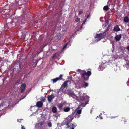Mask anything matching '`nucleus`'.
Here are the masks:
<instances>
[{"label": "nucleus", "instance_id": "f257e3e1", "mask_svg": "<svg viewBox=\"0 0 129 129\" xmlns=\"http://www.w3.org/2000/svg\"><path fill=\"white\" fill-rule=\"evenodd\" d=\"M74 119V117L72 115H70L66 118V124L67 126V128L68 129H74L75 127L77 126L76 123H70Z\"/></svg>", "mask_w": 129, "mask_h": 129}, {"label": "nucleus", "instance_id": "f03ea898", "mask_svg": "<svg viewBox=\"0 0 129 129\" xmlns=\"http://www.w3.org/2000/svg\"><path fill=\"white\" fill-rule=\"evenodd\" d=\"M81 75L83 78L84 80H87L89 78V77L91 75V72L90 71H88L87 72L85 71H83L81 72Z\"/></svg>", "mask_w": 129, "mask_h": 129}, {"label": "nucleus", "instance_id": "7ed1b4c3", "mask_svg": "<svg viewBox=\"0 0 129 129\" xmlns=\"http://www.w3.org/2000/svg\"><path fill=\"white\" fill-rule=\"evenodd\" d=\"M105 32L101 34H96L94 37L95 39H98L96 42H98L102 39L104 38L105 37Z\"/></svg>", "mask_w": 129, "mask_h": 129}, {"label": "nucleus", "instance_id": "20e7f679", "mask_svg": "<svg viewBox=\"0 0 129 129\" xmlns=\"http://www.w3.org/2000/svg\"><path fill=\"white\" fill-rule=\"evenodd\" d=\"M68 94L69 96H71L73 98L75 99H78V96L76 95L73 91L69 92L68 93Z\"/></svg>", "mask_w": 129, "mask_h": 129}, {"label": "nucleus", "instance_id": "39448f33", "mask_svg": "<svg viewBox=\"0 0 129 129\" xmlns=\"http://www.w3.org/2000/svg\"><path fill=\"white\" fill-rule=\"evenodd\" d=\"M14 26H12V23L11 22L10 23L6 24L5 25L4 27L6 29H7L10 27H13Z\"/></svg>", "mask_w": 129, "mask_h": 129}, {"label": "nucleus", "instance_id": "423d86ee", "mask_svg": "<svg viewBox=\"0 0 129 129\" xmlns=\"http://www.w3.org/2000/svg\"><path fill=\"white\" fill-rule=\"evenodd\" d=\"M55 97V96L53 95V94H51L50 95H48L47 99L49 102H51V101Z\"/></svg>", "mask_w": 129, "mask_h": 129}, {"label": "nucleus", "instance_id": "0eeeda50", "mask_svg": "<svg viewBox=\"0 0 129 129\" xmlns=\"http://www.w3.org/2000/svg\"><path fill=\"white\" fill-rule=\"evenodd\" d=\"M68 82H70V81H64L61 85V87L63 88L65 87H67L68 86Z\"/></svg>", "mask_w": 129, "mask_h": 129}, {"label": "nucleus", "instance_id": "6e6552de", "mask_svg": "<svg viewBox=\"0 0 129 129\" xmlns=\"http://www.w3.org/2000/svg\"><path fill=\"white\" fill-rule=\"evenodd\" d=\"M26 85L25 84L23 83L21 84L20 87L21 92L22 93L23 92L25 88Z\"/></svg>", "mask_w": 129, "mask_h": 129}, {"label": "nucleus", "instance_id": "1a4fd4ad", "mask_svg": "<svg viewBox=\"0 0 129 129\" xmlns=\"http://www.w3.org/2000/svg\"><path fill=\"white\" fill-rule=\"evenodd\" d=\"M81 106H79L78 107H77L76 109V113L77 114H80L82 113V108L80 109Z\"/></svg>", "mask_w": 129, "mask_h": 129}, {"label": "nucleus", "instance_id": "9d476101", "mask_svg": "<svg viewBox=\"0 0 129 129\" xmlns=\"http://www.w3.org/2000/svg\"><path fill=\"white\" fill-rule=\"evenodd\" d=\"M16 20H14V21L12 22H11L12 23V25H14V26L15 25L16 26V27H17L19 25H20V23H19V22L18 21H16L15 22Z\"/></svg>", "mask_w": 129, "mask_h": 129}, {"label": "nucleus", "instance_id": "9b49d317", "mask_svg": "<svg viewBox=\"0 0 129 129\" xmlns=\"http://www.w3.org/2000/svg\"><path fill=\"white\" fill-rule=\"evenodd\" d=\"M121 37V35L120 34L117 35L115 37V39L116 42L119 41Z\"/></svg>", "mask_w": 129, "mask_h": 129}, {"label": "nucleus", "instance_id": "f8f14e48", "mask_svg": "<svg viewBox=\"0 0 129 129\" xmlns=\"http://www.w3.org/2000/svg\"><path fill=\"white\" fill-rule=\"evenodd\" d=\"M43 104L41 102L38 101L37 102L36 106L38 108H40L43 106Z\"/></svg>", "mask_w": 129, "mask_h": 129}, {"label": "nucleus", "instance_id": "ddd939ff", "mask_svg": "<svg viewBox=\"0 0 129 129\" xmlns=\"http://www.w3.org/2000/svg\"><path fill=\"white\" fill-rule=\"evenodd\" d=\"M37 63V62L36 61H35V62L33 61L31 63V64L30 65V67H33V68H34L35 67H36Z\"/></svg>", "mask_w": 129, "mask_h": 129}, {"label": "nucleus", "instance_id": "4468645a", "mask_svg": "<svg viewBox=\"0 0 129 129\" xmlns=\"http://www.w3.org/2000/svg\"><path fill=\"white\" fill-rule=\"evenodd\" d=\"M126 61V64L124 65V67H126L127 69L129 68V60H127L126 59H125Z\"/></svg>", "mask_w": 129, "mask_h": 129}, {"label": "nucleus", "instance_id": "2eb2a0df", "mask_svg": "<svg viewBox=\"0 0 129 129\" xmlns=\"http://www.w3.org/2000/svg\"><path fill=\"white\" fill-rule=\"evenodd\" d=\"M52 110L53 113H56L57 111V108L55 106H54L52 107Z\"/></svg>", "mask_w": 129, "mask_h": 129}, {"label": "nucleus", "instance_id": "dca6fc26", "mask_svg": "<svg viewBox=\"0 0 129 129\" xmlns=\"http://www.w3.org/2000/svg\"><path fill=\"white\" fill-rule=\"evenodd\" d=\"M120 30V28L118 25L116 26L114 28V30L116 31H118Z\"/></svg>", "mask_w": 129, "mask_h": 129}, {"label": "nucleus", "instance_id": "f3484780", "mask_svg": "<svg viewBox=\"0 0 129 129\" xmlns=\"http://www.w3.org/2000/svg\"><path fill=\"white\" fill-rule=\"evenodd\" d=\"M88 86V83L86 82H84V84H83L82 85L81 87H80V88L81 87H87Z\"/></svg>", "mask_w": 129, "mask_h": 129}, {"label": "nucleus", "instance_id": "a211bd4d", "mask_svg": "<svg viewBox=\"0 0 129 129\" xmlns=\"http://www.w3.org/2000/svg\"><path fill=\"white\" fill-rule=\"evenodd\" d=\"M70 109L69 107H67L65 108H64L63 111L65 112H67L69 111L70 110Z\"/></svg>", "mask_w": 129, "mask_h": 129}, {"label": "nucleus", "instance_id": "6ab92c4d", "mask_svg": "<svg viewBox=\"0 0 129 129\" xmlns=\"http://www.w3.org/2000/svg\"><path fill=\"white\" fill-rule=\"evenodd\" d=\"M63 104L61 103L57 105L58 108L59 109H61L63 106Z\"/></svg>", "mask_w": 129, "mask_h": 129}, {"label": "nucleus", "instance_id": "aec40b11", "mask_svg": "<svg viewBox=\"0 0 129 129\" xmlns=\"http://www.w3.org/2000/svg\"><path fill=\"white\" fill-rule=\"evenodd\" d=\"M103 64H104V63H103V64L102 63L101 65L99 66V69L100 70L102 71L104 69V67H103L102 66V65Z\"/></svg>", "mask_w": 129, "mask_h": 129}, {"label": "nucleus", "instance_id": "412c9836", "mask_svg": "<svg viewBox=\"0 0 129 129\" xmlns=\"http://www.w3.org/2000/svg\"><path fill=\"white\" fill-rule=\"evenodd\" d=\"M129 21V19L128 17H126L124 18V22L127 23Z\"/></svg>", "mask_w": 129, "mask_h": 129}, {"label": "nucleus", "instance_id": "4be33fe9", "mask_svg": "<svg viewBox=\"0 0 129 129\" xmlns=\"http://www.w3.org/2000/svg\"><path fill=\"white\" fill-rule=\"evenodd\" d=\"M44 122L42 121L39 122L38 124V126L39 127H40L44 124Z\"/></svg>", "mask_w": 129, "mask_h": 129}, {"label": "nucleus", "instance_id": "5701e85b", "mask_svg": "<svg viewBox=\"0 0 129 129\" xmlns=\"http://www.w3.org/2000/svg\"><path fill=\"white\" fill-rule=\"evenodd\" d=\"M20 79H18L17 80L16 82L15 83L14 85V86H18L20 83Z\"/></svg>", "mask_w": 129, "mask_h": 129}, {"label": "nucleus", "instance_id": "b1692460", "mask_svg": "<svg viewBox=\"0 0 129 129\" xmlns=\"http://www.w3.org/2000/svg\"><path fill=\"white\" fill-rule=\"evenodd\" d=\"M18 4L19 6H23L24 4L25 5H26V4L25 3H22L21 4V1H18Z\"/></svg>", "mask_w": 129, "mask_h": 129}, {"label": "nucleus", "instance_id": "393cba45", "mask_svg": "<svg viewBox=\"0 0 129 129\" xmlns=\"http://www.w3.org/2000/svg\"><path fill=\"white\" fill-rule=\"evenodd\" d=\"M46 100V98L45 97H42L40 99L41 101L40 102H41L42 103L44 102Z\"/></svg>", "mask_w": 129, "mask_h": 129}, {"label": "nucleus", "instance_id": "a878e982", "mask_svg": "<svg viewBox=\"0 0 129 129\" xmlns=\"http://www.w3.org/2000/svg\"><path fill=\"white\" fill-rule=\"evenodd\" d=\"M44 35H41L40 37V40L42 42V40L44 39Z\"/></svg>", "mask_w": 129, "mask_h": 129}, {"label": "nucleus", "instance_id": "bb28decb", "mask_svg": "<svg viewBox=\"0 0 129 129\" xmlns=\"http://www.w3.org/2000/svg\"><path fill=\"white\" fill-rule=\"evenodd\" d=\"M58 80H59L57 78V77H56L54 79H53L52 80L53 83L56 82Z\"/></svg>", "mask_w": 129, "mask_h": 129}, {"label": "nucleus", "instance_id": "cd10ccee", "mask_svg": "<svg viewBox=\"0 0 129 129\" xmlns=\"http://www.w3.org/2000/svg\"><path fill=\"white\" fill-rule=\"evenodd\" d=\"M80 116V114H77V113H76L75 115V117L76 118H79Z\"/></svg>", "mask_w": 129, "mask_h": 129}, {"label": "nucleus", "instance_id": "c85d7f7f", "mask_svg": "<svg viewBox=\"0 0 129 129\" xmlns=\"http://www.w3.org/2000/svg\"><path fill=\"white\" fill-rule=\"evenodd\" d=\"M62 75L61 74L58 77H57V78L58 79V80H62Z\"/></svg>", "mask_w": 129, "mask_h": 129}, {"label": "nucleus", "instance_id": "c756f323", "mask_svg": "<svg viewBox=\"0 0 129 129\" xmlns=\"http://www.w3.org/2000/svg\"><path fill=\"white\" fill-rule=\"evenodd\" d=\"M80 99L82 101H84L85 99V97L82 96H81L80 97Z\"/></svg>", "mask_w": 129, "mask_h": 129}, {"label": "nucleus", "instance_id": "7c9ffc66", "mask_svg": "<svg viewBox=\"0 0 129 129\" xmlns=\"http://www.w3.org/2000/svg\"><path fill=\"white\" fill-rule=\"evenodd\" d=\"M65 0H60V1L59 2L61 4H63L64 3Z\"/></svg>", "mask_w": 129, "mask_h": 129}, {"label": "nucleus", "instance_id": "2f4dec72", "mask_svg": "<svg viewBox=\"0 0 129 129\" xmlns=\"http://www.w3.org/2000/svg\"><path fill=\"white\" fill-rule=\"evenodd\" d=\"M80 19L79 18H77L75 20V21L76 22H78L80 21Z\"/></svg>", "mask_w": 129, "mask_h": 129}, {"label": "nucleus", "instance_id": "473e14b6", "mask_svg": "<svg viewBox=\"0 0 129 129\" xmlns=\"http://www.w3.org/2000/svg\"><path fill=\"white\" fill-rule=\"evenodd\" d=\"M83 13V10L80 11H79L78 14L79 15H80L81 14H82Z\"/></svg>", "mask_w": 129, "mask_h": 129}, {"label": "nucleus", "instance_id": "72a5a7b5", "mask_svg": "<svg viewBox=\"0 0 129 129\" xmlns=\"http://www.w3.org/2000/svg\"><path fill=\"white\" fill-rule=\"evenodd\" d=\"M4 7L5 9L6 8H7V9H8L9 7V5H5V7Z\"/></svg>", "mask_w": 129, "mask_h": 129}, {"label": "nucleus", "instance_id": "f704fd0d", "mask_svg": "<svg viewBox=\"0 0 129 129\" xmlns=\"http://www.w3.org/2000/svg\"><path fill=\"white\" fill-rule=\"evenodd\" d=\"M48 126L50 127H51L52 126V124L51 122H49L48 124Z\"/></svg>", "mask_w": 129, "mask_h": 129}, {"label": "nucleus", "instance_id": "c9c22d12", "mask_svg": "<svg viewBox=\"0 0 129 129\" xmlns=\"http://www.w3.org/2000/svg\"><path fill=\"white\" fill-rule=\"evenodd\" d=\"M29 0H24L23 1H24V2H25V3L26 2V4H28V1H29Z\"/></svg>", "mask_w": 129, "mask_h": 129}, {"label": "nucleus", "instance_id": "e433bc0d", "mask_svg": "<svg viewBox=\"0 0 129 129\" xmlns=\"http://www.w3.org/2000/svg\"><path fill=\"white\" fill-rule=\"evenodd\" d=\"M109 9L108 7L107 6H105V11L108 10Z\"/></svg>", "mask_w": 129, "mask_h": 129}, {"label": "nucleus", "instance_id": "4c0bfd02", "mask_svg": "<svg viewBox=\"0 0 129 129\" xmlns=\"http://www.w3.org/2000/svg\"><path fill=\"white\" fill-rule=\"evenodd\" d=\"M87 20V19H86L83 22V23H82V25H83V24H84L85 22H86Z\"/></svg>", "mask_w": 129, "mask_h": 129}, {"label": "nucleus", "instance_id": "58836bf2", "mask_svg": "<svg viewBox=\"0 0 129 129\" xmlns=\"http://www.w3.org/2000/svg\"><path fill=\"white\" fill-rule=\"evenodd\" d=\"M21 129H25V127L21 125Z\"/></svg>", "mask_w": 129, "mask_h": 129}, {"label": "nucleus", "instance_id": "ea45409f", "mask_svg": "<svg viewBox=\"0 0 129 129\" xmlns=\"http://www.w3.org/2000/svg\"><path fill=\"white\" fill-rule=\"evenodd\" d=\"M89 100H88L87 101H86L85 102V106L88 103Z\"/></svg>", "mask_w": 129, "mask_h": 129}, {"label": "nucleus", "instance_id": "a19ab883", "mask_svg": "<svg viewBox=\"0 0 129 129\" xmlns=\"http://www.w3.org/2000/svg\"><path fill=\"white\" fill-rule=\"evenodd\" d=\"M67 44H66V45H64V46H63V48H65L67 46Z\"/></svg>", "mask_w": 129, "mask_h": 129}, {"label": "nucleus", "instance_id": "79ce46f5", "mask_svg": "<svg viewBox=\"0 0 129 129\" xmlns=\"http://www.w3.org/2000/svg\"><path fill=\"white\" fill-rule=\"evenodd\" d=\"M102 114V113H101L100 114V115L99 116V117H100V119H102V118L101 117H100V116H101Z\"/></svg>", "mask_w": 129, "mask_h": 129}, {"label": "nucleus", "instance_id": "37998d69", "mask_svg": "<svg viewBox=\"0 0 129 129\" xmlns=\"http://www.w3.org/2000/svg\"><path fill=\"white\" fill-rule=\"evenodd\" d=\"M56 55V54H53V58H54V57H55V56Z\"/></svg>", "mask_w": 129, "mask_h": 129}, {"label": "nucleus", "instance_id": "c03bdc74", "mask_svg": "<svg viewBox=\"0 0 129 129\" xmlns=\"http://www.w3.org/2000/svg\"><path fill=\"white\" fill-rule=\"evenodd\" d=\"M90 17V15H88L87 16V18H86V19H88V18H89Z\"/></svg>", "mask_w": 129, "mask_h": 129}, {"label": "nucleus", "instance_id": "a18cd8bd", "mask_svg": "<svg viewBox=\"0 0 129 129\" xmlns=\"http://www.w3.org/2000/svg\"><path fill=\"white\" fill-rule=\"evenodd\" d=\"M109 21H111V20L110 19H109V20H107L106 22V23L107 24L109 22Z\"/></svg>", "mask_w": 129, "mask_h": 129}, {"label": "nucleus", "instance_id": "49530a36", "mask_svg": "<svg viewBox=\"0 0 129 129\" xmlns=\"http://www.w3.org/2000/svg\"><path fill=\"white\" fill-rule=\"evenodd\" d=\"M53 2V1H52V3H53V5H54V2H55V1H54V2Z\"/></svg>", "mask_w": 129, "mask_h": 129}, {"label": "nucleus", "instance_id": "de8ad7c7", "mask_svg": "<svg viewBox=\"0 0 129 129\" xmlns=\"http://www.w3.org/2000/svg\"><path fill=\"white\" fill-rule=\"evenodd\" d=\"M105 6H104V7H103V9L105 10Z\"/></svg>", "mask_w": 129, "mask_h": 129}, {"label": "nucleus", "instance_id": "09e8293b", "mask_svg": "<svg viewBox=\"0 0 129 129\" xmlns=\"http://www.w3.org/2000/svg\"><path fill=\"white\" fill-rule=\"evenodd\" d=\"M127 49L129 50V46L127 47Z\"/></svg>", "mask_w": 129, "mask_h": 129}, {"label": "nucleus", "instance_id": "8fccbe9b", "mask_svg": "<svg viewBox=\"0 0 129 129\" xmlns=\"http://www.w3.org/2000/svg\"><path fill=\"white\" fill-rule=\"evenodd\" d=\"M62 124H63V125L64 124H63V123H62L61 125H62Z\"/></svg>", "mask_w": 129, "mask_h": 129}]
</instances>
